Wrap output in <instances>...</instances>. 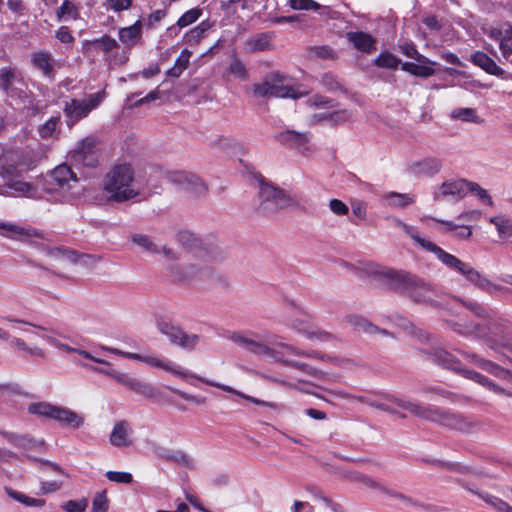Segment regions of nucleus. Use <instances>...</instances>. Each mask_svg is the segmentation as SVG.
<instances>
[{
	"mask_svg": "<svg viewBox=\"0 0 512 512\" xmlns=\"http://www.w3.org/2000/svg\"><path fill=\"white\" fill-rule=\"evenodd\" d=\"M394 224L401 228L408 236H410L414 242L418 244L423 250L433 253L443 265H445L448 269L462 275L467 282L479 290L491 296H497L511 292L510 289L491 282L485 275L473 268L469 263L460 260L456 256L443 250L435 243L421 237L417 229L413 226H410L397 218L394 219Z\"/></svg>",
	"mask_w": 512,
	"mask_h": 512,
	"instance_id": "1",
	"label": "nucleus"
},
{
	"mask_svg": "<svg viewBox=\"0 0 512 512\" xmlns=\"http://www.w3.org/2000/svg\"><path fill=\"white\" fill-rule=\"evenodd\" d=\"M395 406L407 410L412 415L423 420L437 423L449 429L469 432L475 427L474 422L462 415L451 413L435 406H425L418 401L396 398L392 394L382 395V402L379 410L391 414H398Z\"/></svg>",
	"mask_w": 512,
	"mask_h": 512,
	"instance_id": "2",
	"label": "nucleus"
},
{
	"mask_svg": "<svg viewBox=\"0 0 512 512\" xmlns=\"http://www.w3.org/2000/svg\"><path fill=\"white\" fill-rule=\"evenodd\" d=\"M103 191L110 201L124 203L139 196L135 171L131 164H115L103 177Z\"/></svg>",
	"mask_w": 512,
	"mask_h": 512,
	"instance_id": "3",
	"label": "nucleus"
},
{
	"mask_svg": "<svg viewBox=\"0 0 512 512\" xmlns=\"http://www.w3.org/2000/svg\"><path fill=\"white\" fill-rule=\"evenodd\" d=\"M176 241L195 257L206 261L220 262L227 257V252L213 235L199 237L189 230H181L176 235Z\"/></svg>",
	"mask_w": 512,
	"mask_h": 512,
	"instance_id": "4",
	"label": "nucleus"
},
{
	"mask_svg": "<svg viewBox=\"0 0 512 512\" xmlns=\"http://www.w3.org/2000/svg\"><path fill=\"white\" fill-rule=\"evenodd\" d=\"M426 354L428 355V359L430 361L436 363L437 365L445 369L452 370L455 373H458L467 379L477 382L497 394L504 395L507 397L512 396L510 392L506 391L504 388L498 386L497 384L491 382L487 377L483 376L482 374L463 367L461 362L455 356H453L450 352L442 348H436L431 351H427Z\"/></svg>",
	"mask_w": 512,
	"mask_h": 512,
	"instance_id": "5",
	"label": "nucleus"
},
{
	"mask_svg": "<svg viewBox=\"0 0 512 512\" xmlns=\"http://www.w3.org/2000/svg\"><path fill=\"white\" fill-rule=\"evenodd\" d=\"M426 354L428 355V359L430 361L436 363L437 365L445 369L452 370L455 373H458L467 379L477 382L497 394L504 395L507 397L512 396L510 392L506 391L504 388L498 386L497 384L491 382L487 377L483 376L482 374L463 367L461 362L455 356H453L450 352L442 348H436L431 351H427Z\"/></svg>",
	"mask_w": 512,
	"mask_h": 512,
	"instance_id": "6",
	"label": "nucleus"
},
{
	"mask_svg": "<svg viewBox=\"0 0 512 512\" xmlns=\"http://www.w3.org/2000/svg\"><path fill=\"white\" fill-rule=\"evenodd\" d=\"M170 276L173 281L178 283H190V282H209L217 284L222 287L228 286L227 278L219 274L214 268L210 266H198L195 264H189L185 266H171Z\"/></svg>",
	"mask_w": 512,
	"mask_h": 512,
	"instance_id": "7",
	"label": "nucleus"
},
{
	"mask_svg": "<svg viewBox=\"0 0 512 512\" xmlns=\"http://www.w3.org/2000/svg\"><path fill=\"white\" fill-rule=\"evenodd\" d=\"M229 338L243 350L256 356H267L274 361L282 359L283 348L279 346L280 343H268L255 333L233 332Z\"/></svg>",
	"mask_w": 512,
	"mask_h": 512,
	"instance_id": "8",
	"label": "nucleus"
},
{
	"mask_svg": "<svg viewBox=\"0 0 512 512\" xmlns=\"http://www.w3.org/2000/svg\"><path fill=\"white\" fill-rule=\"evenodd\" d=\"M258 196L257 211L264 216L275 214L290 205V198L283 190L263 181L260 182Z\"/></svg>",
	"mask_w": 512,
	"mask_h": 512,
	"instance_id": "9",
	"label": "nucleus"
},
{
	"mask_svg": "<svg viewBox=\"0 0 512 512\" xmlns=\"http://www.w3.org/2000/svg\"><path fill=\"white\" fill-rule=\"evenodd\" d=\"M405 295L418 304L430 305L432 307L441 306L439 299L442 296V292L416 274H414Z\"/></svg>",
	"mask_w": 512,
	"mask_h": 512,
	"instance_id": "10",
	"label": "nucleus"
},
{
	"mask_svg": "<svg viewBox=\"0 0 512 512\" xmlns=\"http://www.w3.org/2000/svg\"><path fill=\"white\" fill-rule=\"evenodd\" d=\"M413 277L414 274L411 272L393 268L381 269L374 273V278L380 285L388 290L404 295L406 294Z\"/></svg>",
	"mask_w": 512,
	"mask_h": 512,
	"instance_id": "11",
	"label": "nucleus"
},
{
	"mask_svg": "<svg viewBox=\"0 0 512 512\" xmlns=\"http://www.w3.org/2000/svg\"><path fill=\"white\" fill-rule=\"evenodd\" d=\"M157 328L161 334L168 338L171 345L184 350L191 351L195 349L200 340L198 335L188 334L180 326L164 319L157 321Z\"/></svg>",
	"mask_w": 512,
	"mask_h": 512,
	"instance_id": "12",
	"label": "nucleus"
},
{
	"mask_svg": "<svg viewBox=\"0 0 512 512\" xmlns=\"http://www.w3.org/2000/svg\"><path fill=\"white\" fill-rule=\"evenodd\" d=\"M104 99V93L90 94L84 99H71L66 102V124L71 128L76 122L88 116Z\"/></svg>",
	"mask_w": 512,
	"mask_h": 512,
	"instance_id": "13",
	"label": "nucleus"
},
{
	"mask_svg": "<svg viewBox=\"0 0 512 512\" xmlns=\"http://www.w3.org/2000/svg\"><path fill=\"white\" fill-rule=\"evenodd\" d=\"M168 181L195 197L203 196L207 193V185L194 173L187 171H172L167 175Z\"/></svg>",
	"mask_w": 512,
	"mask_h": 512,
	"instance_id": "14",
	"label": "nucleus"
},
{
	"mask_svg": "<svg viewBox=\"0 0 512 512\" xmlns=\"http://www.w3.org/2000/svg\"><path fill=\"white\" fill-rule=\"evenodd\" d=\"M70 154L74 162L84 167H96L98 164L97 139L93 136L84 138Z\"/></svg>",
	"mask_w": 512,
	"mask_h": 512,
	"instance_id": "15",
	"label": "nucleus"
},
{
	"mask_svg": "<svg viewBox=\"0 0 512 512\" xmlns=\"http://www.w3.org/2000/svg\"><path fill=\"white\" fill-rule=\"evenodd\" d=\"M25 83L21 73L13 68L0 69V89L10 98H21L25 93Z\"/></svg>",
	"mask_w": 512,
	"mask_h": 512,
	"instance_id": "16",
	"label": "nucleus"
},
{
	"mask_svg": "<svg viewBox=\"0 0 512 512\" xmlns=\"http://www.w3.org/2000/svg\"><path fill=\"white\" fill-rule=\"evenodd\" d=\"M467 194L466 179H450L436 186L433 192L435 201L451 200L459 201Z\"/></svg>",
	"mask_w": 512,
	"mask_h": 512,
	"instance_id": "17",
	"label": "nucleus"
},
{
	"mask_svg": "<svg viewBox=\"0 0 512 512\" xmlns=\"http://www.w3.org/2000/svg\"><path fill=\"white\" fill-rule=\"evenodd\" d=\"M121 356L130 360L144 362L152 367L163 369L183 379L188 375L187 371L184 370L181 366L175 365L170 361H163L152 356L125 351H122Z\"/></svg>",
	"mask_w": 512,
	"mask_h": 512,
	"instance_id": "18",
	"label": "nucleus"
},
{
	"mask_svg": "<svg viewBox=\"0 0 512 512\" xmlns=\"http://www.w3.org/2000/svg\"><path fill=\"white\" fill-rule=\"evenodd\" d=\"M461 354L468 362L476 365L480 369H482L500 379H509L511 377V374L508 370L502 368L501 366H499L498 364H496L490 360H487V359H484V358L478 356L477 354L464 352V351H461Z\"/></svg>",
	"mask_w": 512,
	"mask_h": 512,
	"instance_id": "19",
	"label": "nucleus"
},
{
	"mask_svg": "<svg viewBox=\"0 0 512 512\" xmlns=\"http://www.w3.org/2000/svg\"><path fill=\"white\" fill-rule=\"evenodd\" d=\"M187 373H189L187 371ZM188 376H191V377H194V378H197L199 379L200 381L206 383L207 385H210V386H213V387H217V388H220L221 390L225 391V392H229V393H233L255 405H260V406H265V407H269V408H272V409H275V410H283L285 408V406L283 404H279V403H275V402H269V401H264V400H261V399H258V398H255L253 396H250V395H247L241 391H238V390H235L233 387L231 386H228V385H224V384H220V383H216L214 381H210V380H205V379H202L200 377H197L193 374H188L186 377Z\"/></svg>",
	"mask_w": 512,
	"mask_h": 512,
	"instance_id": "20",
	"label": "nucleus"
},
{
	"mask_svg": "<svg viewBox=\"0 0 512 512\" xmlns=\"http://www.w3.org/2000/svg\"><path fill=\"white\" fill-rule=\"evenodd\" d=\"M291 328L296 330L299 334H302L307 339L310 340H318L321 342L330 341L334 338V336L322 329L316 328L312 326L311 324L300 320V319H294L290 323Z\"/></svg>",
	"mask_w": 512,
	"mask_h": 512,
	"instance_id": "21",
	"label": "nucleus"
},
{
	"mask_svg": "<svg viewBox=\"0 0 512 512\" xmlns=\"http://www.w3.org/2000/svg\"><path fill=\"white\" fill-rule=\"evenodd\" d=\"M442 160L437 157H426L420 161L413 162L409 171L413 175L434 176L442 169Z\"/></svg>",
	"mask_w": 512,
	"mask_h": 512,
	"instance_id": "22",
	"label": "nucleus"
},
{
	"mask_svg": "<svg viewBox=\"0 0 512 512\" xmlns=\"http://www.w3.org/2000/svg\"><path fill=\"white\" fill-rule=\"evenodd\" d=\"M469 60L486 73L498 77L504 75V70L496 64V62L482 51H476L470 55Z\"/></svg>",
	"mask_w": 512,
	"mask_h": 512,
	"instance_id": "23",
	"label": "nucleus"
},
{
	"mask_svg": "<svg viewBox=\"0 0 512 512\" xmlns=\"http://www.w3.org/2000/svg\"><path fill=\"white\" fill-rule=\"evenodd\" d=\"M28 412L41 418L62 420L63 410L47 402H34L28 405Z\"/></svg>",
	"mask_w": 512,
	"mask_h": 512,
	"instance_id": "24",
	"label": "nucleus"
},
{
	"mask_svg": "<svg viewBox=\"0 0 512 512\" xmlns=\"http://www.w3.org/2000/svg\"><path fill=\"white\" fill-rule=\"evenodd\" d=\"M130 433L129 423L125 420L118 421L111 431L109 441L115 447L130 446L132 444V441L129 439Z\"/></svg>",
	"mask_w": 512,
	"mask_h": 512,
	"instance_id": "25",
	"label": "nucleus"
},
{
	"mask_svg": "<svg viewBox=\"0 0 512 512\" xmlns=\"http://www.w3.org/2000/svg\"><path fill=\"white\" fill-rule=\"evenodd\" d=\"M64 186V164L58 165L55 169L46 174L43 179L42 188L47 193L59 192Z\"/></svg>",
	"mask_w": 512,
	"mask_h": 512,
	"instance_id": "26",
	"label": "nucleus"
},
{
	"mask_svg": "<svg viewBox=\"0 0 512 512\" xmlns=\"http://www.w3.org/2000/svg\"><path fill=\"white\" fill-rule=\"evenodd\" d=\"M66 353H76V354H79V355L83 356L86 359H89V360L93 361V362L103 364L104 367H95V366H88V367L90 369H92L93 371H96V372L108 375L109 377H111L112 379H114L116 381H117V376H121L122 375L121 372H118V371L112 369L111 365L108 362L92 356L87 351L78 350V349H75V348H72V347H69L68 345H66Z\"/></svg>",
	"mask_w": 512,
	"mask_h": 512,
	"instance_id": "27",
	"label": "nucleus"
},
{
	"mask_svg": "<svg viewBox=\"0 0 512 512\" xmlns=\"http://www.w3.org/2000/svg\"><path fill=\"white\" fill-rule=\"evenodd\" d=\"M347 38L353 46L361 52L372 53L376 50L375 39L368 33L349 32Z\"/></svg>",
	"mask_w": 512,
	"mask_h": 512,
	"instance_id": "28",
	"label": "nucleus"
},
{
	"mask_svg": "<svg viewBox=\"0 0 512 512\" xmlns=\"http://www.w3.org/2000/svg\"><path fill=\"white\" fill-rule=\"evenodd\" d=\"M346 322L359 331H363L368 334L381 333L386 336H390L391 333L386 329H380L366 318L358 316V315H348L346 317Z\"/></svg>",
	"mask_w": 512,
	"mask_h": 512,
	"instance_id": "29",
	"label": "nucleus"
},
{
	"mask_svg": "<svg viewBox=\"0 0 512 512\" xmlns=\"http://www.w3.org/2000/svg\"><path fill=\"white\" fill-rule=\"evenodd\" d=\"M275 139L283 145L296 148L304 146L309 141V137L306 133H300L295 130L279 132L275 135Z\"/></svg>",
	"mask_w": 512,
	"mask_h": 512,
	"instance_id": "30",
	"label": "nucleus"
},
{
	"mask_svg": "<svg viewBox=\"0 0 512 512\" xmlns=\"http://www.w3.org/2000/svg\"><path fill=\"white\" fill-rule=\"evenodd\" d=\"M433 64H422L414 62H403L401 63V69L405 72L410 73L415 77L428 78L433 76L436 71L433 68Z\"/></svg>",
	"mask_w": 512,
	"mask_h": 512,
	"instance_id": "31",
	"label": "nucleus"
},
{
	"mask_svg": "<svg viewBox=\"0 0 512 512\" xmlns=\"http://www.w3.org/2000/svg\"><path fill=\"white\" fill-rule=\"evenodd\" d=\"M32 63L35 68L42 71V73L51 78L54 75V63L50 54L45 52H37L32 56Z\"/></svg>",
	"mask_w": 512,
	"mask_h": 512,
	"instance_id": "32",
	"label": "nucleus"
},
{
	"mask_svg": "<svg viewBox=\"0 0 512 512\" xmlns=\"http://www.w3.org/2000/svg\"><path fill=\"white\" fill-rule=\"evenodd\" d=\"M141 22L136 21L133 25L119 30V39L127 46H133L141 38Z\"/></svg>",
	"mask_w": 512,
	"mask_h": 512,
	"instance_id": "33",
	"label": "nucleus"
},
{
	"mask_svg": "<svg viewBox=\"0 0 512 512\" xmlns=\"http://www.w3.org/2000/svg\"><path fill=\"white\" fill-rule=\"evenodd\" d=\"M463 487L471 491L472 493L478 495L481 499H483L486 503L494 507L499 512H512V506H510L507 502L502 499L490 495L488 493H482L477 490H474L470 486L463 484Z\"/></svg>",
	"mask_w": 512,
	"mask_h": 512,
	"instance_id": "34",
	"label": "nucleus"
},
{
	"mask_svg": "<svg viewBox=\"0 0 512 512\" xmlns=\"http://www.w3.org/2000/svg\"><path fill=\"white\" fill-rule=\"evenodd\" d=\"M285 77L277 72V79L272 82L271 97L279 98H297L298 95L294 93V89L290 86L283 84Z\"/></svg>",
	"mask_w": 512,
	"mask_h": 512,
	"instance_id": "35",
	"label": "nucleus"
},
{
	"mask_svg": "<svg viewBox=\"0 0 512 512\" xmlns=\"http://www.w3.org/2000/svg\"><path fill=\"white\" fill-rule=\"evenodd\" d=\"M277 362H280L286 366L295 368L297 370H300L308 375H311V376H314L317 378H324L326 375L324 372L310 366L309 364H306L304 362H299V361H293V360H289V359L285 358V354L283 351H282V359L277 360Z\"/></svg>",
	"mask_w": 512,
	"mask_h": 512,
	"instance_id": "36",
	"label": "nucleus"
},
{
	"mask_svg": "<svg viewBox=\"0 0 512 512\" xmlns=\"http://www.w3.org/2000/svg\"><path fill=\"white\" fill-rule=\"evenodd\" d=\"M6 493L9 497L12 499L24 504L25 506L29 507H42L45 504V501L40 498H33L30 496H27L21 492H18L16 490H13L12 488H5Z\"/></svg>",
	"mask_w": 512,
	"mask_h": 512,
	"instance_id": "37",
	"label": "nucleus"
},
{
	"mask_svg": "<svg viewBox=\"0 0 512 512\" xmlns=\"http://www.w3.org/2000/svg\"><path fill=\"white\" fill-rule=\"evenodd\" d=\"M89 45L94 51H103L108 53L118 47L117 41L109 35H103L89 41Z\"/></svg>",
	"mask_w": 512,
	"mask_h": 512,
	"instance_id": "38",
	"label": "nucleus"
},
{
	"mask_svg": "<svg viewBox=\"0 0 512 512\" xmlns=\"http://www.w3.org/2000/svg\"><path fill=\"white\" fill-rule=\"evenodd\" d=\"M385 200L387 205L395 208H405L406 206L414 203L413 196L397 192L388 193L385 195Z\"/></svg>",
	"mask_w": 512,
	"mask_h": 512,
	"instance_id": "39",
	"label": "nucleus"
},
{
	"mask_svg": "<svg viewBox=\"0 0 512 512\" xmlns=\"http://www.w3.org/2000/svg\"><path fill=\"white\" fill-rule=\"evenodd\" d=\"M274 79H277V72L267 74L262 83L254 84V95L259 97H271L272 82Z\"/></svg>",
	"mask_w": 512,
	"mask_h": 512,
	"instance_id": "40",
	"label": "nucleus"
},
{
	"mask_svg": "<svg viewBox=\"0 0 512 512\" xmlns=\"http://www.w3.org/2000/svg\"><path fill=\"white\" fill-rule=\"evenodd\" d=\"M400 51L407 57L412 58L416 60L419 63L422 64H433L436 65L437 63L432 61L431 59L427 58L426 56L420 54L418 50L416 49V46L414 43H404L399 46Z\"/></svg>",
	"mask_w": 512,
	"mask_h": 512,
	"instance_id": "41",
	"label": "nucleus"
},
{
	"mask_svg": "<svg viewBox=\"0 0 512 512\" xmlns=\"http://www.w3.org/2000/svg\"><path fill=\"white\" fill-rule=\"evenodd\" d=\"M7 186L14 191L16 196L32 197L35 194L34 187L24 181L11 179L7 182Z\"/></svg>",
	"mask_w": 512,
	"mask_h": 512,
	"instance_id": "42",
	"label": "nucleus"
},
{
	"mask_svg": "<svg viewBox=\"0 0 512 512\" xmlns=\"http://www.w3.org/2000/svg\"><path fill=\"white\" fill-rule=\"evenodd\" d=\"M399 64H401V60L387 51L380 53L374 60L375 66L385 69H397Z\"/></svg>",
	"mask_w": 512,
	"mask_h": 512,
	"instance_id": "43",
	"label": "nucleus"
},
{
	"mask_svg": "<svg viewBox=\"0 0 512 512\" xmlns=\"http://www.w3.org/2000/svg\"><path fill=\"white\" fill-rule=\"evenodd\" d=\"M320 83L325 89H327L330 92L340 91L344 94L347 93V89L343 86V84L339 82L337 76L330 72L325 73L321 76Z\"/></svg>",
	"mask_w": 512,
	"mask_h": 512,
	"instance_id": "44",
	"label": "nucleus"
},
{
	"mask_svg": "<svg viewBox=\"0 0 512 512\" xmlns=\"http://www.w3.org/2000/svg\"><path fill=\"white\" fill-rule=\"evenodd\" d=\"M227 74L233 75L236 79L241 81H246L249 79V73L246 69V66L237 57H234L228 66Z\"/></svg>",
	"mask_w": 512,
	"mask_h": 512,
	"instance_id": "45",
	"label": "nucleus"
},
{
	"mask_svg": "<svg viewBox=\"0 0 512 512\" xmlns=\"http://www.w3.org/2000/svg\"><path fill=\"white\" fill-rule=\"evenodd\" d=\"M131 240L136 245L140 246L145 251L158 254L160 253V249L158 246L152 241V239L148 235L144 234H133Z\"/></svg>",
	"mask_w": 512,
	"mask_h": 512,
	"instance_id": "46",
	"label": "nucleus"
},
{
	"mask_svg": "<svg viewBox=\"0 0 512 512\" xmlns=\"http://www.w3.org/2000/svg\"><path fill=\"white\" fill-rule=\"evenodd\" d=\"M467 192L474 194L482 203L493 206V200L488 191L478 183L467 180Z\"/></svg>",
	"mask_w": 512,
	"mask_h": 512,
	"instance_id": "47",
	"label": "nucleus"
},
{
	"mask_svg": "<svg viewBox=\"0 0 512 512\" xmlns=\"http://www.w3.org/2000/svg\"><path fill=\"white\" fill-rule=\"evenodd\" d=\"M1 434L4 439L15 447L26 449L32 446V440L26 435H19L12 432H2Z\"/></svg>",
	"mask_w": 512,
	"mask_h": 512,
	"instance_id": "48",
	"label": "nucleus"
},
{
	"mask_svg": "<svg viewBox=\"0 0 512 512\" xmlns=\"http://www.w3.org/2000/svg\"><path fill=\"white\" fill-rule=\"evenodd\" d=\"M66 262H71L75 265L91 266L93 264V256L66 249Z\"/></svg>",
	"mask_w": 512,
	"mask_h": 512,
	"instance_id": "49",
	"label": "nucleus"
},
{
	"mask_svg": "<svg viewBox=\"0 0 512 512\" xmlns=\"http://www.w3.org/2000/svg\"><path fill=\"white\" fill-rule=\"evenodd\" d=\"M279 346L282 347L283 350H286L288 353L293 354V355L311 357V358H316V359H320V360H329L330 359V357L325 356L315 350L304 351V350H300L298 348H295L291 345H287L284 343H280Z\"/></svg>",
	"mask_w": 512,
	"mask_h": 512,
	"instance_id": "50",
	"label": "nucleus"
},
{
	"mask_svg": "<svg viewBox=\"0 0 512 512\" xmlns=\"http://www.w3.org/2000/svg\"><path fill=\"white\" fill-rule=\"evenodd\" d=\"M86 417L83 413L66 408V427L80 429L85 425Z\"/></svg>",
	"mask_w": 512,
	"mask_h": 512,
	"instance_id": "51",
	"label": "nucleus"
},
{
	"mask_svg": "<svg viewBox=\"0 0 512 512\" xmlns=\"http://www.w3.org/2000/svg\"><path fill=\"white\" fill-rule=\"evenodd\" d=\"M168 462L181 465L188 469L194 468L193 460L183 450L180 449L172 450Z\"/></svg>",
	"mask_w": 512,
	"mask_h": 512,
	"instance_id": "52",
	"label": "nucleus"
},
{
	"mask_svg": "<svg viewBox=\"0 0 512 512\" xmlns=\"http://www.w3.org/2000/svg\"><path fill=\"white\" fill-rule=\"evenodd\" d=\"M452 118L459 119L465 122L479 123V117L476 110L473 108H458L452 111Z\"/></svg>",
	"mask_w": 512,
	"mask_h": 512,
	"instance_id": "53",
	"label": "nucleus"
},
{
	"mask_svg": "<svg viewBox=\"0 0 512 512\" xmlns=\"http://www.w3.org/2000/svg\"><path fill=\"white\" fill-rule=\"evenodd\" d=\"M10 345H11L12 348L17 349L19 351H24L27 354H29L30 356H34V357H42L43 356V352H42V350L40 348H38V347H29L20 338H12L11 342H10Z\"/></svg>",
	"mask_w": 512,
	"mask_h": 512,
	"instance_id": "54",
	"label": "nucleus"
},
{
	"mask_svg": "<svg viewBox=\"0 0 512 512\" xmlns=\"http://www.w3.org/2000/svg\"><path fill=\"white\" fill-rule=\"evenodd\" d=\"M307 102L310 106L317 108H334L337 106V102L335 100L320 94L311 96Z\"/></svg>",
	"mask_w": 512,
	"mask_h": 512,
	"instance_id": "55",
	"label": "nucleus"
},
{
	"mask_svg": "<svg viewBox=\"0 0 512 512\" xmlns=\"http://www.w3.org/2000/svg\"><path fill=\"white\" fill-rule=\"evenodd\" d=\"M202 11L198 8H193L186 11L177 21L179 28H184L194 22H196L201 16Z\"/></svg>",
	"mask_w": 512,
	"mask_h": 512,
	"instance_id": "56",
	"label": "nucleus"
},
{
	"mask_svg": "<svg viewBox=\"0 0 512 512\" xmlns=\"http://www.w3.org/2000/svg\"><path fill=\"white\" fill-rule=\"evenodd\" d=\"M137 394L144 397L145 399L153 400L154 402H159L161 398V392L146 382L142 383L141 388L138 390Z\"/></svg>",
	"mask_w": 512,
	"mask_h": 512,
	"instance_id": "57",
	"label": "nucleus"
},
{
	"mask_svg": "<svg viewBox=\"0 0 512 512\" xmlns=\"http://www.w3.org/2000/svg\"><path fill=\"white\" fill-rule=\"evenodd\" d=\"M270 37L266 33L258 35L255 39L248 42L252 51H265L270 47Z\"/></svg>",
	"mask_w": 512,
	"mask_h": 512,
	"instance_id": "58",
	"label": "nucleus"
},
{
	"mask_svg": "<svg viewBox=\"0 0 512 512\" xmlns=\"http://www.w3.org/2000/svg\"><path fill=\"white\" fill-rule=\"evenodd\" d=\"M117 382L124 385L127 389L131 390L136 394L143 383V381H140L124 373H122L121 376H117Z\"/></svg>",
	"mask_w": 512,
	"mask_h": 512,
	"instance_id": "59",
	"label": "nucleus"
},
{
	"mask_svg": "<svg viewBox=\"0 0 512 512\" xmlns=\"http://www.w3.org/2000/svg\"><path fill=\"white\" fill-rule=\"evenodd\" d=\"M108 507L109 503L106 492L102 491L96 493L92 501V512H107Z\"/></svg>",
	"mask_w": 512,
	"mask_h": 512,
	"instance_id": "60",
	"label": "nucleus"
},
{
	"mask_svg": "<svg viewBox=\"0 0 512 512\" xmlns=\"http://www.w3.org/2000/svg\"><path fill=\"white\" fill-rule=\"evenodd\" d=\"M60 122V117H52L50 118L43 126L39 128V134L42 138H47L53 136L56 131V128Z\"/></svg>",
	"mask_w": 512,
	"mask_h": 512,
	"instance_id": "61",
	"label": "nucleus"
},
{
	"mask_svg": "<svg viewBox=\"0 0 512 512\" xmlns=\"http://www.w3.org/2000/svg\"><path fill=\"white\" fill-rule=\"evenodd\" d=\"M105 476L111 482L130 484L133 481L131 473L119 471H107Z\"/></svg>",
	"mask_w": 512,
	"mask_h": 512,
	"instance_id": "62",
	"label": "nucleus"
},
{
	"mask_svg": "<svg viewBox=\"0 0 512 512\" xmlns=\"http://www.w3.org/2000/svg\"><path fill=\"white\" fill-rule=\"evenodd\" d=\"M289 5L293 10H318L321 7L314 0H289Z\"/></svg>",
	"mask_w": 512,
	"mask_h": 512,
	"instance_id": "63",
	"label": "nucleus"
},
{
	"mask_svg": "<svg viewBox=\"0 0 512 512\" xmlns=\"http://www.w3.org/2000/svg\"><path fill=\"white\" fill-rule=\"evenodd\" d=\"M88 506L86 498L66 501V512H84Z\"/></svg>",
	"mask_w": 512,
	"mask_h": 512,
	"instance_id": "64",
	"label": "nucleus"
}]
</instances>
